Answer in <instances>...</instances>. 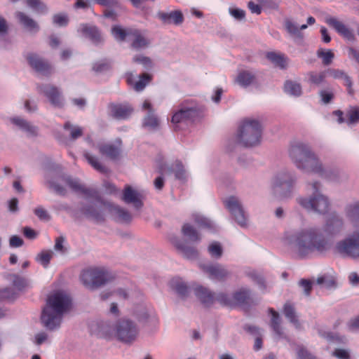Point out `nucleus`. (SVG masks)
Segmentation results:
<instances>
[{
    "mask_svg": "<svg viewBox=\"0 0 359 359\" xmlns=\"http://www.w3.org/2000/svg\"><path fill=\"white\" fill-rule=\"evenodd\" d=\"M284 242L300 258H306L313 254L325 253L331 248L329 240L319 229L315 227L287 233Z\"/></svg>",
    "mask_w": 359,
    "mask_h": 359,
    "instance_id": "1",
    "label": "nucleus"
},
{
    "mask_svg": "<svg viewBox=\"0 0 359 359\" xmlns=\"http://www.w3.org/2000/svg\"><path fill=\"white\" fill-rule=\"evenodd\" d=\"M45 180L48 187L53 190L58 195L65 196L67 194L66 189L60 184V182L68 185L73 191L82 194L88 203L81 204L79 211L81 214V208L83 206L93 205L97 207V203L101 201V196L97 190L93 188H86L80 183L78 179L62 174L55 173L53 171H48L45 175Z\"/></svg>",
    "mask_w": 359,
    "mask_h": 359,
    "instance_id": "2",
    "label": "nucleus"
},
{
    "mask_svg": "<svg viewBox=\"0 0 359 359\" xmlns=\"http://www.w3.org/2000/svg\"><path fill=\"white\" fill-rule=\"evenodd\" d=\"M71 306L72 299L66 292L58 291L50 294L41 312L42 325L49 331L58 330L64 315L70 311Z\"/></svg>",
    "mask_w": 359,
    "mask_h": 359,
    "instance_id": "3",
    "label": "nucleus"
},
{
    "mask_svg": "<svg viewBox=\"0 0 359 359\" xmlns=\"http://www.w3.org/2000/svg\"><path fill=\"white\" fill-rule=\"evenodd\" d=\"M288 153L291 161L299 170L307 173L320 170V160L309 144L294 141L290 144Z\"/></svg>",
    "mask_w": 359,
    "mask_h": 359,
    "instance_id": "4",
    "label": "nucleus"
},
{
    "mask_svg": "<svg viewBox=\"0 0 359 359\" xmlns=\"http://www.w3.org/2000/svg\"><path fill=\"white\" fill-rule=\"evenodd\" d=\"M307 187L311 188V194L297 197V203L309 212L318 215L327 214L330 209L331 202L329 197L322 193V184L318 181H313L309 182Z\"/></svg>",
    "mask_w": 359,
    "mask_h": 359,
    "instance_id": "5",
    "label": "nucleus"
},
{
    "mask_svg": "<svg viewBox=\"0 0 359 359\" xmlns=\"http://www.w3.org/2000/svg\"><path fill=\"white\" fill-rule=\"evenodd\" d=\"M82 214L89 219L96 222L104 221L107 212H109L118 222H129L131 220L130 214L123 208L109 202L101 201L97 203V207L86 205L81 208Z\"/></svg>",
    "mask_w": 359,
    "mask_h": 359,
    "instance_id": "6",
    "label": "nucleus"
},
{
    "mask_svg": "<svg viewBox=\"0 0 359 359\" xmlns=\"http://www.w3.org/2000/svg\"><path fill=\"white\" fill-rule=\"evenodd\" d=\"M262 133L261 122L257 118H248L239 128L237 140L244 147H255L261 142Z\"/></svg>",
    "mask_w": 359,
    "mask_h": 359,
    "instance_id": "7",
    "label": "nucleus"
},
{
    "mask_svg": "<svg viewBox=\"0 0 359 359\" xmlns=\"http://www.w3.org/2000/svg\"><path fill=\"white\" fill-rule=\"evenodd\" d=\"M297 183L296 173L287 169L279 170L272 179L273 190L282 199H289L293 196Z\"/></svg>",
    "mask_w": 359,
    "mask_h": 359,
    "instance_id": "8",
    "label": "nucleus"
},
{
    "mask_svg": "<svg viewBox=\"0 0 359 359\" xmlns=\"http://www.w3.org/2000/svg\"><path fill=\"white\" fill-rule=\"evenodd\" d=\"M111 32L116 41H131V46L137 50L146 48L149 44V39L140 30L137 29H123L119 25H115L111 28Z\"/></svg>",
    "mask_w": 359,
    "mask_h": 359,
    "instance_id": "9",
    "label": "nucleus"
},
{
    "mask_svg": "<svg viewBox=\"0 0 359 359\" xmlns=\"http://www.w3.org/2000/svg\"><path fill=\"white\" fill-rule=\"evenodd\" d=\"M112 276L104 268L93 267L83 270L81 280L88 290H95L109 283Z\"/></svg>",
    "mask_w": 359,
    "mask_h": 359,
    "instance_id": "10",
    "label": "nucleus"
},
{
    "mask_svg": "<svg viewBox=\"0 0 359 359\" xmlns=\"http://www.w3.org/2000/svg\"><path fill=\"white\" fill-rule=\"evenodd\" d=\"M336 252L342 257L359 259V230L353 231L335 246Z\"/></svg>",
    "mask_w": 359,
    "mask_h": 359,
    "instance_id": "11",
    "label": "nucleus"
},
{
    "mask_svg": "<svg viewBox=\"0 0 359 359\" xmlns=\"http://www.w3.org/2000/svg\"><path fill=\"white\" fill-rule=\"evenodd\" d=\"M137 325L129 319H121L116 322V337L124 343L135 341L138 335Z\"/></svg>",
    "mask_w": 359,
    "mask_h": 359,
    "instance_id": "12",
    "label": "nucleus"
},
{
    "mask_svg": "<svg viewBox=\"0 0 359 359\" xmlns=\"http://www.w3.org/2000/svg\"><path fill=\"white\" fill-rule=\"evenodd\" d=\"M224 205L239 226L245 227L248 225V215L238 198L230 196L224 201Z\"/></svg>",
    "mask_w": 359,
    "mask_h": 359,
    "instance_id": "13",
    "label": "nucleus"
},
{
    "mask_svg": "<svg viewBox=\"0 0 359 359\" xmlns=\"http://www.w3.org/2000/svg\"><path fill=\"white\" fill-rule=\"evenodd\" d=\"M36 89L39 94L47 97L50 104L54 107L62 108L64 107L65 99L57 87L49 83L38 84Z\"/></svg>",
    "mask_w": 359,
    "mask_h": 359,
    "instance_id": "14",
    "label": "nucleus"
},
{
    "mask_svg": "<svg viewBox=\"0 0 359 359\" xmlns=\"http://www.w3.org/2000/svg\"><path fill=\"white\" fill-rule=\"evenodd\" d=\"M200 267L208 278L213 280L223 282L231 276V271L226 266L219 263L201 264Z\"/></svg>",
    "mask_w": 359,
    "mask_h": 359,
    "instance_id": "15",
    "label": "nucleus"
},
{
    "mask_svg": "<svg viewBox=\"0 0 359 359\" xmlns=\"http://www.w3.org/2000/svg\"><path fill=\"white\" fill-rule=\"evenodd\" d=\"M8 121L16 130L23 133L29 138L36 137L39 135V127L21 116L10 117Z\"/></svg>",
    "mask_w": 359,
    "mask_h": 359,
    "instance_id": "16",
    "label": "nucleus"
},
{
    "mask_svg": "<svg viewBox=\"0 0 359 359\" xmlns=\"http://www.w3.org/2000/svg\"><path fill=\"white\" fill-rule=\"evenodd\" d=\"M344 229V222L342 217L335 212L329 215L323 227V232L330 236L340 234Z\"/></svg>",
    "mask_w": 359,
    "mask_h": 359,
    "instance_id": "17",
    "label": "nucleus"
},
{
    "mask_svg": "<svg viewBox=\"0 0 359 359\" xmlns=\"http://www.w3.org/2000/svg\"><path fill=\"white\" fill-rule=\"evenodd\" d=\"M93 147L97 149L100 155L106 156L111 160H116L121 155L122 149V141L116 139L114 142L98 143Z\"/></svg>",
    "mask_w": 359,
    "mask_h": 359,
    "instance_id": "18",
    "label": "nucleus"
},
{
    "mask_svg": "<svg viewBox=\"0 0 359 359\" xmlns=\"http://www.w3.org/2000/svg\"><path fill=\"white\" fill-rule=\"evenodd\" d=\"M313 173L318 174L321 177L332 182L340 183L348 180V175L341 170L337 168H324L320 161V169L318 171H313Z\"/></svg>",
    "mask_w": 359,
    "mask_h": 359,
    "instance_id": "19",
    "label": "nucleus"
},
{
    "mask_svg": "<svg viewBox=\"0 0 359 359\" xmlns=\"http://www.w3.org/2000/svg\"><path fill=\"white\" fill-rule=\"evenodd\" d=\"M198 114V112L196 107L182 105L174 113L171 121L174 124L193 121Z\"/></svg>",
    "mask_w": 359,
    "mask_h": 359,
    "instance_id": "20",
    "label": "nucleus"
},
{
    "mask_svg": "<svg viewBox=\"0 0 359 359\" xmlns=\"http://www.w3.org/2000/svg\"><path fill=\"white\" fill-rule=\"evenodd\" d=\"M142 109L146 111V115L142 121L143 127L149 130H156L159 126V119L156 115L151 103L145 100L142 104Z\"/></svg>",
    "mask_w": 359,
    "mask_h": 359,
    "instance_id": "21",
    "label": "nucleus"
},
{
    "mask_svg": "<svg viewBox=\"0 0 359 359\" xmlns=\"http://www.w3.org/2000/svg\"><path fill=\"white\" fill-rule=\"evenodd\" d=\"M27 60L29 65L38 73L49 75L52 73V67L48 62L35 53H28Z\"/></svg>",
    "mask_w": 359,
    "mask_h": 359,
    "instance_id": "22",
    "label": "nucleus"
},
{
    "mask_svg": "<svg viewBox=\"0 0 359 359\" xmlns=\"http://www.w3.org/2000/svg\"><path fill=\"white\" fill-rule=\"evenodd\" d=\"M325 22L335 29V31L349 41H353L355 39L352 29L344 25L341 21L336 18L327 17Z\"/></svg>",
    "mask_w": 359,
    "mask_h": 359,
    "instance_id": "23",
    "label": "nucleus"
},
{
    "mask_svg": "<svg viewBox=\"0 0 359 359\" xmlns=\"http://www.w3.org/2000/svg\"><path fill=\"white\" fill-rule=\"evenodd\" d=\"M138 320L149 327L151 330H156L158 325V319L156 313L147 309H142L137 313Z\"/></svg>",
    "mask_w": 359,
    "mask_h": 359,
    "instance_id": "24",
    "label": "nucleus"
},
{
    "mask_svg": "<svg viewBox=\"0 0 359 359\" xmlns=\"http://www.w3.org/2000/svg\"><path fill=\"white\" fill-rule=\"evenodd\" d=\"M122 199L126 203H132L136 209H140L142 207V194L138 191L133 189L130 186L126 187Z\"/></svg>",
    "mask_w": 359,
    "mask_h": 359,
    "instance_id": "25",
    "label": "nucleus"
},
{
    "mask_svg": "<svg viewBox=\"0 0 359 359\" xmlns=\"http://www.w3.org/2000/svg\"><path fill=\"white\" fill-rule=\"evenodd\" d=\"M77 31L95 44H98L102 41V35L95 26L81 24L79 26Z\"/></svg>",
    "mask_w": 359,
    "mask_h": 359,
    "instance_id": "26",
    "label": "nucleus"
},
{
    "mask_svg": "<svg viewBox=\"0 0 359 359\" xmlns=\"http://www.w3.org/2000/svg\"><path fill=\"white\" fill-rule=\"evenodd\" d=\"M194 293L196 297L205 306H210L215 302V293L208 287L201 285L197 286L194 289Z\"/></svg>",
    "mask_w": 359,
    "mask_h": 359,
    "instance_id": "27",
    "label": "nucleus"
},
{
    "mask_svg": "<svg viewBox=\"0 0 359 359\" xmlns=\"http://www.w3.org/2000/svg\"><path fill=\"white\" fill-rule=\"evenodd\" d=\"M172 243L178 252L184 257L189 259H194L198 257V252L194 247L187 245L184 242L181 241L177 238H175Z\"/></svg>",
    "mask_w": 359,
    "mask_h": 359,
    "instance_id": "28",
    "label": "nucleus"
},
{
    "mask_svg": "<svg viewBox=\"0 0 359 359\" xmlns=\"http://www.w3.org/2000/svg\"><path fill=\"white\" fill-rule=\"evenodd\" d=\"M98 334L106 339L116 337V323L109 320L101 322L98 325Z\"/></svg>",
    "mask_w": 359,
    "mask_h": 359,
    "instance_id": "29",
    "label": "nucleus"
},
{
    "mask_svg": "<svg viewBox=\"0 0 359 359\" xmlns=\"http://www.w3.org/2000/svg\"><path fill=\"white\" fill-rule=\"evenodd\" d=\"M158 16L165 24L180 25L184 20L182 13L179 11L170 13L160 12L158 13Z\"/></svg>",
    "mask_w": 359,
    "mask_h": 359,
    "instance_id": "30",
    "label": "nucleus"
},
{
    "mask_svg": "<svg viewBox=\"0 0 359 359\" xmlns=\"http://www.w3.org/2000/svg\"><path fill=\"white\" fill-rule=\"evenodd\" d=\"M256 78V74L250 70H242L236 78V82L241 86L246 88L251 85Z\"/></svg>",
    "mask_w": 359,
    "mask_h": 359,
    "instance_id": "31",
    "label": "nucleus"
},
{
    "mask_svg": "<svg viewBox=\"0 0 359 359\" xmlns=\"http://www.w3.org/2000/svg\"><path fill=\"white\" fill-rule=\"evenodd\" d=\"M111 114L117 119H126L132 112L133 108L128 104H115L111 107Z\"/></svg>",
    "mask_w": 359,
    "mask_h": 359,
    "instance_id": "32",
    "label": "nucleus"
},
{
    "mask_svg": "<svg viewBox=\"0 0 359 359\" xmlns=\"http://www.w3.org/2000/svg\"><path fill=\"white\" fill-rule=\"evenodd\" d=\"M270 312L271 313V327L273 329V332L276 334L279 337L286 338L283 332V327H281V319L278 312L275 311L273 309H270Z\"/></svg>",
    "mask_w": 359,
    "mask_h": 359,
    "instance_id": "33",
    "label": "nucleus"
},
{
    "mask_svg": "<svg viewBox=\"0 0 359 359\" xmlns=\"http://www.w3.org/2000/svg\"><path fill=\"white\" fill-rule=\"evenodd\" d=\"M16 17L20 22L29 31H38L39 25L32 18L22 12H17Z\"/></svg>",
    "mask_w": 359,
    "mask_h": 359,
    "instance_id": "34",
    "label": "nucleus"
},
{
    "mask_svg": "<svg viewBox=\"0 0 359 359\" xmlns=\"http://www.w3.org/2000/svg\"><path fill=\"white\" fill-rule=\"evenodd\" d=\"M64 130L69 137V140L75 141L82 136L83 130V128L77 125H74L69 121L64 124Z\"/></svg>",
    "mask_w": 359,
    "mask_h": 359,
    "instance_id": "35",
    "label": "nucleus"
},
{
    "mask_svg": "<svg viewBox=\"0 0 359 359\" xmlns=\"http://www.w3.org/2000/svg\"><path fill=\"white\" fill-rule=\"evenodd\" d=\"M308 82L316 86H320L325 84L326 72H310L307 74Z\"/></svg>",
    "mask_w": 359,
    "mask_h": 359,
    "instance_id": "36",
    "label": "nucleus"
},
{
    "mask_svg": "<svg viewBox=\"0 0 359 359\" xmlns=\"http://www.w3.org/2000/svg\"><path fill=\"white\" fill-rule=\"evenodd\" d=\"M285 92L292 96L299 97L302 94V86L297 81L288 80L284 85Z\"/></svg>",
    "mask_w": 359,
    "mask_h": 359,
    "instance_id": "37",
    "label": "nucleus"
},
{
    "mask_svg": "<svg viewBox=\"0 0 359 359\" xmlns=\"http://www.w3.org/2000/svg\"><path fill=\"white\" fill-rule=\"evenodd\" d=\"M133 76L132 74H129L127 81L129 84H133V88L137 91H141L142 90L146 85L149 83L150 80V76L148 74H143L141 76L139 81L133 83Z\"/></svg>",
    "mask_w": 359,
    "mask_h": 359,
    "instance_id": "38",
    "label": "nucleus"
},
{
    "mask_svg": "<svg viewBox=\"0 0 359 359\" xmlns=\"http://www.w3.org/2000/svg\"><path fill=\"white\" fill-rule=\"evenodd\" d=\"M192 217L196 224L201 228L207 229L210 231L214 230L215 228L213 222L199 213H194Z\"/></svg>",
    "mask_w": 359,
    "mask_h": 359,
    "instance_id": "39",
    "label": "nucleus"
},
{
    "mask_svg": "<svg viewBox=\"0 0 359 359\" xmlns=\"http://www.w3.org/2000/svg\"><path fill=\"white\" fill-rule=\"evenodd\" d=\"M327 73L330 76H332L334 79H341L345 81V84L348 88V93H352L351 90V78L346 74L345 72L340 69H331L327 70Z\"/></svg>",
    "mask_w": 359,
    "mask_h": 359,
    "instance_id": "40",
    "label": "nucleus"
},
{
    "mask_svg": "<svg viewBox=\"0 0 359 359\" xmlns=\"http://www.w3.org/2000/svg\"><path fill=\"white\" fill-rule=\"evenodd\" d=\"M283 313L285 316L297 328L300 327L297 313L294 308L290 304L286 303L284 306Z\"/></svg>",
    "mask_w": 359,
    "mask_h": 359,
    "instance_id": "41",
    "label": "nucleus"
},
{
    "mask_svg": "<svg viewBox=\"0 0 359 359\" xmlns=\"http://www.w3.org/2000/svg\"><path fill=\"white\" fill-rule=\"evenodd\" d=\"M183 235L187 237L191 242L197 243L201 239L197 231L189 224H184L182 228Z\"/></svg>",
    "mask_w": 359,
    "mask_h": 359,
    "instance_id": "42",
    "label": "nucleus"
},
{
    "mask_svg": "<svg viewBox=\"0 0 359 359\" xmlns=\"http://www.w3.org/2000/svg\"><path fill=\"white\" fill-rule=\"evenodd\" d=\"M84 157L88 163L96 170L101 173L107 172L108 169L99 161L98 158L95 156L92 155L89 152H85Z\"/></svg>",
    "mask_w": 359,
    "mask_h": 359,
    "instance_id": "43",
    "label": "nucleus"
},
{
    "mask_svg": "<svg viewBox=\"0 0 359 359\" xmlns=\"http://www.w3.org/2000/svg\"><path fill=\"white\" fill-rule=\"evenodd\" d=\"M234 304H243L247 302L250 297V290L247 288H241L233 294Z\"/></svg>",
    "mask_w": 359,
    "mask_h": 359,
    "instance_id": "44",
    "label": "nucleus"
},
{
    "mask_svg": "<svg viewBox=\"0 0 359 359\" xmlns=\"http://www.w3.org/2000/svg\"><path fill=\"white\" fill-rule=\"evenodd\" d=\"M27 4L33 11L39 14H46L48 11L46 4L41 0H27Z\"/></svg>",
    "mask_w": 359,
    "mask_h": 359,
    "instance_id": "45",
    "label": "nucleus"
},
{
    "mask_svg": "<svg viewBox=\"0 0 359 359\" xmlns=\"http://www.w3.org/2000/svg\"><path fill=\"white\" fill-rule=\"evenodd\" d=\"M53 255L54 252L52 250H43L36 255V261L46 269L48 268Z\"/></svg>",
    "mask_w": 359,
    "mask_h": 359,
    "instance_id": "46",
    "label": "nucleus"
},
{
    "mask_svg": "<svg viewBox=\"0 0 359 359\" xmlns=\"http://www.w3.org/2000/svg\"><path fill=\"white\" fill-rule=\"evenodd\" d=\"M172 285L175 291L181 298L184 299L189 296L190 290L184 282L178 280L172 282Z\"/></svg>",
    "mask_w": 359,
    "mask_h": 359,
    "instance_id": "47",
    "label": "nucleus"
},
{
    "mask_svg": "<svg viewBox=\"0 0 359 359\" xmlns=\"http://www.w3.org/2000/svg\"><path fill=\"white\" fill-rule=\"evenodd\" d=\"M266 57L268 60L280 68H285L287 65L286 59L282 54L275 52H269L266 54Z\"/></svg>",
    "mask_w": 359,
    "mask_h": 359,
    "instance_id": "48",
    "label": "nucleus"
},
{
    "mask_svg": "<svg viewBox=\"0 0 359 359\" xmlns=\"http://www.w3.org/2000/svg\"><path fill=\"white\" fill-rule=\"evenodd\" d=\"M347 118L346 123L353 125L359 123V107H353L348 109L346 112Z\"/></svg>",
    "mask_w": 359,
    "mask_h": 359,
    "instance_id": "49",
    "label": "nucleus"
},
{
    "mask_svg": "<svg viewBox=\"0 0 359 359\" xmlns=\"http://www.w3.org/2000/svg\"><path fill=\"white\" fill-rule=\"evenodd\" d=\"M317 56L322 59V62L324 65H329L332 63V60L334 57V54L331 50L320 48L317 51Z\"/></svg>",
    "mask_w": 359,
    "mask_h": 359,
    "instance_id": "50",
    "label": "nucleus"
},
{
    "mask_svg": "<svg viewBox=\"0 0 359 359\" xmlns=\"http://www.w3.org/2000/svg\"><path fill=\"white\" fill-rule=\"evenodd\" d=\"M208 251L210 255L216 259H219L223 254V249L222 245L218 242H212L208 248Z\"/></svg>",
    "mask_w": 359,
    "mask_h": 359,
    "instance_id": "51",
    "label": "nucleus"
},
{
    "mask_svg": "<svg viewBox=\"0 0 359 359\" xmlns=\"http://www.w3.org/2000/svg\"><path fill=\"white\" fill-rule=\"evenodd\" d=\"M285 28L287 31L292 36H300V29H304L307 27V25H302L300 27L299 25L290 20H287L285 22Z\"/></svg>",
    "mask_w": 359,
    "mask_h": 359,
    "instance_id": "52",
    "label": "nucleus"
},
{
    "mask_svg": "<svg viewBox=\"0 0 359 359\" xmlns=\"http://www.w3.org/2000/svg\"><path fill=\"white\" fill-rule=\"evenodd\" d=\"M17 296V292L11 287H6L3 290H0V300L8 299L13 300ZM4 316L3 311L0 309V318Z\"/></svg>",
    "mask_w": 359,
    "mask_h": 359,
    "instance_id": "53",
    "label": "nucleus"
},
{
    "mask_svg": "<svg viewBox=\"0 0 359 359\" xmlns=\"http://www.w3.org/2000/svg\"><path fill=\"white\" fill-rule=\"evenodd\" d=\"M331 355L337 359H351V350L348 348H337L332 351Z\"/></svg>",
    "mask_w": 359,
    "mask_h": 359,
    "instance_id": "54",
    "label": "nucleus"
},
{
    "mask_svg": "<svg viewBox=\"0 0 359 359\" xmlns=\"http://www.w3.org/2000/svg\"><path fill=\"white\" fill-rule=\"evenodd\" d=\"M216 301L224 306H232L234 305L233 296L231 297L223 292L215 294V302Z\"/></svg>",
    "mask_w": 359,
    "mask_h": 359,
    "instance_id": "55",
    "label": "nucleus"
},
{
    "mask_svg": "<svg viewBox=\"0 0 359 359\" xmlns=\"http://www.w3.org/2000/svg\"><path fill=\"white\" fill-rule=\"evenodd\" d=\"M347 215L353 222H359V201L348 208Z\"/></svg>",
    "mask_w": 359,
    "mask_h": 359,
    "instance_id": "56",
    "label": "nucleus"
},
{
    "mask_svg": "<svg viewBox=\"0 0 359 359\" xmlns=\"http://www.w3.org/2000/svg\"><path fill=\"white\" fill-rule=\"evenodd\" d=\"M316 283L323 287L330 289L334 287L335 282L334 279L328 276H323L318 277L316 280Z\"/></svg>",
    "mask_w": 359,
    "mask_h": 359,
    "instance_id": "57",
    "label": "nucleus"
},
{
    "mask_svg": "<svg viewBox=\"0 0 359 359\" xmlns=\"http://www.w3.org/2000/svg\"><path fill=\"white\" fill-rule=\"evenodd\" d=\"M53 22L58 27H65L69 22V18L65 13L55 14L53 16Z\"/></svg>",
    "mask_w": 359,
    "mask_h": 359,
    "instance_id": "58",
    "label": "nucleus"
},
{
    "mask_svg": "<svg viewBox=\"0 0 359 359\" xmlns=\"http://www.w3.org/2000/svg\"><path fill=\"white\" fill-rule=\"evenodd\" d=\"M133 61L136 63L141 64L146 69H150L152 67V62L148 57L137 55L133 58Z\"/></svg>",
    "mask_w": 359,
    "mask_h": 359,
    "instance_id": "59",
    "label": "nucleus"
},
{
    "mask_svg": "<svg viewBox=\"0 0 359 359\" xmlns=\"http://www.w3.org/2000/svg\"><path fill=\"white\" fill-rule=\"evenodd\" d=\"M34 212L40 220L48 222L50 219V216L47 210L41 206L36 208Z\"/></svg>",
    "mask_w": 359,
    "mask_h": 359,
    "instance_id": "60",
    "label": "nucleus"
},
{
    "mask_svg": "<svg viewBox=\"0 0 359 359\" xmlns=\"http://www.w3.org/2000/svg\"><path fill=\"white\" fill-rule=\"evenodd\" d=\"M173 170L175 171V177L177 179H178V180L186 179V172H185L184 166L181 162H179V161L176 162L173 167Z\"/></svg>",
    "mask_w": 359,
    "mask_h": 359,
    "instance_id": "61",
    "label": "nucleus"
},
{
    "mask_svg": "<svg viewBox=\"0 0 359 359\" xmlns=\"http://www.w3.org/2000/svg\"><path fill=\"white\" fill-rule=\"evenodd\" d=\"M12 282L13 285L19 290L23 289L26 285L27 281L25 278L23 277L19 276L18 275L13 274L11 276Z\"/></svg>",
    "mask_w": 359,
    "mask_h": 359,
    "instance_id": "62",
    "label": "nucleus"
},
{
    "mask_svg": "<svg viewBox=\"0 0 359 359\" xmlns=\"http://www.w3.org/2000/svg\"><path fill=\"white\" fill-rule=\"evenodd\" d=\"M248 276L259 286L260 289L265 288L264 279L261 275L258 274L255 271H252L248 273Z\"/></svg>",
    "mask_w": 359,
    "mask_h": 359,
    "instance_id": "63",
    "label": "nucleus"
},
{
    "mask_svg": "<svg viewBox=\"0 0 359 359\" xmlns=\"http://www.w3.org/2000/svg\"><path fill=\"white\" fill-rule=\"evenodd\" d=\"M297 359H316L307 349L300 346L297 350Z\"/></svg>",
    "mask_w": 359,
    "mask_h": 359,
    "instance_id": "64",
    "label": "nucleus"
}]
</instances>
